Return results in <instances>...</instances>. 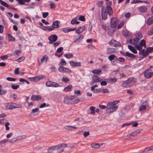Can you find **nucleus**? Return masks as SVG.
<instances>
[{"instance_id":"58836bf2","label":"nucleus","mask_w":153,"mask_h":153,"mask_svg":"<svg viewBox=\"0 0 153 153\" xmlns=\"http://www.w3.org/2000/svg\"><path fill=\"white\" fill-rule=\"evenodd\" d=\"M115 30L114 29H110L108 31V34L110 36L113 35L114 32Z\"/></svg>"},{"instance_id":"052dcab7","label":"nucleus","mask_w":153,"mask_h":153,"mask_svg":"<svg viewBox=\"0 0 153 153\" xmlns=\"http://www.w3.org/2000/svg\"><path fill=\"white\" fill-rule=\"evenodd\" d=\"M146 106L145 105H142L140 107L139 110V111H141L146 109Z\"/></svg>"},{"instance_id":"6ab92c4d","label":"nucleus","mask_w":153,"mask_h":153,"mask_svg":"<svg viewBox=\"0 0 153 153\" xmlns=\"http://www.w3.org/2000/svg\"><path fill=\"white\" fill-rule=\"evenodd\" d=\"M63 50V48L62 47H59L57 50L56 52L55 53V56H57L58 57H60L63 54V53H62L61 54H58L57 53H60Z\"/></svg>"},{"instance_id":"bf43d9fd","label":"nucleus","mask_w":153,"mask_h":153,"mask_svg":"<svg viewBox=\"0 0 153 153\" xmlns=\"http://www.w3.org/2000/svg\"><path fill=\"white\" fill-rule=\"evenodd\" d=\"M146 51L148 53H152L153 52V47H148L146 48Z\"/></svg>"},{"instance_id":"b1692460","label":"nucleus","mask_w":153,"mask_h":153,"mask_svg":"<svg viewBox=\"0 0 153 153\" xmlns=\"http://www.w3.org/2000/svg\"><path fill=\"white\" fill-rule=\"evenodd\" d=\"M128 49L134 53L136 54L137 53V50L132 45H128Z\"/></svg>"},{"instance_id":"7ed1b4c3","label":"nucleus","mask_w":153,"mask_h":153,"mask_svg":"<svg viewBox=\"0 0 153 153\" xmlns=\"http://www.w3.org/2000/svg\"><path fill=\"white\" fill-rule=\"evenodd\" d=\"M120 53L121 54L125 56H127L129 57L132 58L130 60H132L133 59H135L136 57V56L135 55L132 53H129L128 52H126V53H125V52H123V51H120Z\"/></svg>"},{"instance_id":"69168bd1","label":"nucleus","mask_w":153,"mask_h":153,"mask_svg":"<svg viewBox=\"0 0 153 153\" xmlns=\"http://www.w3.org/2000/svg\"><path fill=\"white\" fill-rule=\"evenodd\" d=\"M25 59V58L24 57H21L16 59V61L19 62H20L24 60Z\"/></svg>"},{"instance_id":"c9c22d12","label":"nucleus","mask_w":153,"mask_h":153,"mask_svg":"<svg viewBox=\"0 0 153 153\" xmlns=\"http://www.w3.org/2000/svg\"><path fill=\"white\" fill-rule=\"evenodd\" d=\"M117 57L115 55L113 54L109 56L108 57V59L111 61H112L114 59H117Z\"/></svg>"},{"instance_id":"423d86ee","label":"nucleus","mask_w":153,"mask_h":153,"mask_svg":"<svg viewBox=\"0 0 153 153\" xmlns=\"http://www.w3.org/2000/svg\"><path fill=\"white\" fill-rule=\"evenodd\" d=\"M117 19L115 17L112 18L111 20V25L112 28L116 27L117 25Z\"/></svg>"},{"instance_id":"9d476101","label":"nucleus","mask_w":153,"mask_h":153,"mask_svg":"<svg viewBox=\"0 0 153 153\" xmlns=\"http://www.w3.org/2000/svg\"><path fill=\"white\" fill-rule=\"evenodd\" d=\"M25 137L26 136L25 135H20L17 137L13 138L10 141V142L11 143H13L17 140H21L25 138Z\"/></svg>"},{"instance_id":"c756f323","label":"nucleus","mask_w":153,"mask_h":153,"mask_svg":"<svg viewBox=\"0 0 153 153\" xmlns=\"http://www.w3.org/2000/svg\"><path fill=\"white\" fill-rule=\"evenodd\" d=\"M59 145H56V149L57 150L58 153H62L64 151V149L61 147H59Z\"/></svg>"},{"instance_id":"4468645a","label":"nucleus","mask_w":153,"mask_h":153,"mask_svg":"<svg viewBox=\"0 0 153 153\" xmlns=\"http://www.w3.org/2000/svg\"><path fill=\"white\" fill-rule=\"evenodd\" d=\"M147 10V8L145 6H142L138 8V11L140 13H146Z\"/></svg>"},{"instance_id":"20e7f679","label":"nucleus","mask_w":153,"mask_h":153,"mask_svg":"<svg viewBox=\"0 0 153 153\" xmlns=\"http://www.w3.org/2000/svg\"><path fill=\"white\" fill-rule=\"evenodd\" d=\"M152 70L150 69L146 70L144 72L145 77L146 78H149L153 75V72H152Z\"/></svg>"},{"instance_id":"473e14b6","label":"nucleus","mask_w":153,"mask_h":153,"mask_svg":"<svg viewBox=\"0 0 153 153\" xmlns=\"http://www.w3.org/2000/svg\"><path fill=\"white\" fill-rule=\"evenodd\" d=\"M121 86L125 88H127L130 87L129 84V83L128 82L127 80H126L123 82Z\"/></svg>"},{"instance_id":"13d9d810","label":"nucleus","mask_w":153,"mask_h":153,"mask_svg":"<svg viewBox=\"0 0 153 153\" xmlns=\"http://www.w3.org/2000/svg\"><path fill=\"white\" fill-rule=\"evenodd\" d=\"M37 77L36 76L34 77H30L29 79H30V80L33 82H36L37 81Z\"/></svg>"},{"instance_id":"0eeeda50","label":"nucleus","mask_w":153,"mask_h":153,"mask_svg":"<svg viewBox=\"0 0 153 153\" xmlns=\"http://www.w3.org/2000/svg\"><path fill=\"white\" fill-rule=\"evenodd\" d=\"M73 97H72V96H66L64 98V102L66 104H72L71 100L73 99Z\"/></svg>"},{"instance_id":"ddd939ff","label":"nucleus","mask_w":153,"mask_h":153,"mask_svg":"<svg viewBox=\"0 0 153 153\" xmlns=\"http://www.w3.org/2000/svg\"><path fill=\"white\" fill-rule=\"evenodd\" d=\"M104 11H105L109 16L111 15L113 13V10L110 6H107L106 7L105 10H104Z\"/></svg>"},{"instance_id":"680f3d73","label":"nucleus","mask_w":153,"mask_h":153,"mask_svg":"<svg viewBox=\"0 0 153 153\" xmlns=\"http://www.w3.org/2000/svg\"><path fill=\"white\" fill-rule=\"evenodd\" d=\"M134 46L136 47L137 49L138 50L140 51L142 49V46H141L139 44V45L137 44V45H135Z\"/></svg>"},{"instance_id":"4d7b16f0","label":"nucleus","mask_w":153,"mask_h":153,"mask_svg":"<svg viewBox=\"0 0 153 153\" xmlns=\"http://www.w3.org/2000/svg\"><path fill=\"white\" fill-rule=\"evenodd\" d=\"M17 1H18L20 5L25 4V2H26V0H16Z\"/></svg>"},{"instance_id":"412c9836","label":"nucleus","mask_w":153,"mask_h":153,"mask_svg":"<svg viewBox=\"0 0 153 153\" xmlns=\"http://www.w3.org/2000/svg\"><path fill=\"white\" fill-rule=\"evenodd\" d=\"M72 97H73L72 98L73 99L71 100L72 104H76L79 101L78 98L76 96H72Z\"/></svg>"},{"instance_id":"e433bc0d","label":"nucleus","mask_w":153,"mask_h":153,"mask_svg":"<svg viewBox=\"0 0 153 153\" xmlns=\"http://www.w3.org/2000/svg\"><path fill=\"white\" fill-rule=\"evenodd\" d=\"M100 146V145L98 143H93L91 144V146L92 148L95 149H97Z\"/></svg>"},{"instance_id":"49530a36","label":"nucleus","mask_w":153,"mask_h":153,"mask_svg":"<svg viewBox=\"0 0 153 153\" xmlns=\"http://www.w3.org/2000/svg\"><path fill=\"white\" fill-rule=\"evenodd\" d=\"M122 35L125 36H128L129 35V33L126 30H124L122 32Z\"/></svg>"},{"instance_id":"37998d69","label":"nucleus","mask_w":153,"mask_h":153,"mask_svg":"<svg viewBox=\"0 0 153 153\" xmlns=\"http://www.w3.org/2000/svg\"><path fill=\"white\" fill-rule=\"evenodd\" d=\"M78 19V16L75 17L71 20V23L73 25H75V23L76 22V21H77Z\"/></svg>"},{"instance_id":"aec40b11","label":"nucleus","mask_w":153,"mask_h":153,"mask_svg":"<svg viewBox=\"0 0 153 153\" xmlns=\"http://www.w3.org/2000/svg\"><path fill=\"white\" fill-rule=\"evenodd\" d=\"M85 25L82 27H79L77 29H76V33L78 34L81 33L85 30Z\"/></svg>"},{"instance_id":"a19ab883","label":"nucleus","mask_w":153,"mask_h":153,"mask_svg":"<svg viewBox=\"0 0 153 153\" xmlns=\"http://www.w3.org/2000/svg\"><path fill=\"white\" fill-rule=\"evenodd\" d=\"M13 104L14 105V109L22 108V105L20 104H17L16 103H13Z\"/></svg>"},{"instance_id":"f8f14e48","label":"nucleus","mask_w":153,"mask_h":153,"mask_svg":"<svg viewBox=\"0 0 153 153\" xmlns=\"http://www.w3.org/2000/svg\"><path fill=\"white\" fill-rule=\"evenodd\" d=\"M92 80H93L91 81V85H93L96 83L99 82L101 81L99 79V76L95 75L93 76Z\"/></svg>"},{"instance_id":"5fc2aeb1","label":"nucleus","mask_w":153,"mask_h":153,"mask_svg":"<svg viewBox=\"0 0 153 153\" xmlns=\"http://www.w3.org/2000/svg\"><path fill=\"white\" fill-rule=\"evenodd\" d=\"M59 147H61L62 148H65L66 147H68V144L65 143H62L59 144Z\"/></svg>"},{"instance_id":"3c124183","label":"nucleus","mask_w":153,"mask_h":153,"mask_svg":"<svg viewBox=\"0 0 153 153\" xmlns=\"http://www.w3.org/2000/svg\"><path fill=\"white\" fill-rule=\"evenodd\" d=\"M103 4V1H98L97 3V6L99 7H102V6Z\"/></svg>"},{"instance_id":"a211bd4d","label":"nucleus","mask_w":153,"mask_h":153,"mask_svg":"<svg viewBox=\"0 0 153 153\" xmlns=\"http://www.w3.org/2000/svg\"><path fill=\"white\" fill-rule=\"evenodd\" d=\"M42 98V97L39 95H33L31 97V100L33 101H37Z\"/></svg>"},{"instance_id":"ea45409f","label":"nucleus","mask_w":153,"mask_h":153,"mask_svg":"<svg viewBox=\"0 0 153 153\" xmlns=\"http://www.w3.org/2000/svg\"><path fill=\"white\" fill-rule=\"evenodd\" d=\"M64 56L66 58L68 59H69L73 57V55L71 53L66 54H64Z\"/></svg>"},{"instance_id":"7c9ffc66","label":"nucleus","mask_w":153,"mask_h":153,"mask_svg":"<svg viewBox=\"0 0 153 153\" xmlns=\"http://www.w3.org/2000/svg\"><path fill=\"white\" fill-rule=\"evenodd\" d=\"M139 54L140 55H143L144 57L145 56H147L149 53H148L147 51H146L144 49H143L141 51H140L139 53Z\"/></svg>"},{"instance_id":"1a4fd4ad","label":"nucleus","mask_w":153,"mask_h":153,"mask_svg":"<svg viewBox=\"0 0 153 153\" xmlns=\"http://www.w3.org/2000/svg\"><path fill=\"white\" fill-rule=\"evenodd\" d=\"M109 44L110 45H114V46L116 47L117 46H121V44L118 42L116 41L114 39H112L109 42Z\"/></svg>"},{"instance_id":"4c0bfd02","label":"nucleus","mask_w":153,"mask_h":153,"mask_svg":"<svg viewBox=\"0 0 153 153\" xmlns=\"http://www.w3.org/2000/svg\"><path fill=\"white\" fill-rule=\"evenodd\" d=\"M139 44L142 46H144L145 48L146 47V42L144 39H143L141 40Z\"/></svg>"},{"instance_id":"4be33fe9","label":"nucleus","mask_w":153,"mask_h":153,"mask_svg":"<svg viewBox=\"0 0 153 153\" xmlns=\"http://www.w3.org/2000/svg\"><path fill=\"white\" fill-rule=\"evenodd\" d=\"M77 36L76 39L74 41L73 43H78L82 41L84 38V36L82 35H78Z\"/></svg>"},{"instance_id":"338daca9","label":"nucleus","mask_w":153,"mask_h":153,"mask_svg":"<svg viewBox=\"0 0 153 153\" xmlns=\"http://www.w3.org/2000/svg\"><path fill=\"white\" fill-rule=\"evenodd\" d=\"M78 19L82 22H84L85 21V17L84 16H80Z\"/></svg>"},{"instance_id":"603ef678","label":"nucleus","mask_w":153,"mask_h":153,"mask_svg":"<svg viewBox=\"0 0 153 153\" xmlns=\"http://www.w3.org/2000/svg\"><path fill=\"white\" fill-rule=\"evenodd\" d=\"M66 64L65 61L64 59H61V61L59 63V65H65Z\"/></svg>"},{"instance_id":"f257e3e1","label":"nucleus","mask_w":153,"mask_h":153,"mask_svg":"<svg viewBox=\"0 0 153 153\" xmlns=\"http://www.w3.org/2000/svg\"><path fill=\"white\" fill-rule=\"evenodd\" d=\"M112 102H108L106 108L107 109L106 110V113L110 114L112 112L115 111L117 108L118 106L117 105L114 106V104H113Z\"/></svg>"},{"instance_id":"774afa93","label":"nucleus","mask_w":153,"mask_h":153,"mask_svg":"<svg viewBox=\"0 0 153 153\" xmlns=\"http://www.w3.org/2000/svg\"><path fill=\"white\" fill-rule=\"evenodd\" d=\"M19 87V85H12L11 86V88L13 89H17Z\"/></svg>"},{"instance_id":"c85d7f7f","label":"nucleus","mask_w":153,"mask_h":153,"mask_svg":"<svg viewBox=\"0 0 153 153\" xmlns=\"http://www.w3.org/2000/svg\"><path fill=\"white\" fill-rule=\"evenodd\" d=\"M72 87V85H69L64 89V91L65 92L68 91H71V88Z\"/></svg>"},{"instance_id":"f3484780","label":"nucleus","mask_w":153,"mask_h":153,"mask_svg":"<svg viewBox=\"0 0 153 153\" xmlns=\"http://www.w3.org/2000/svg\"><path fill=\"white\" fill-rule=\"evenodd\" d=\"M5 106L7 109H14L13 103L11 102L7 103L5 104Z\"/></svg>"},{"instance_id":"de8ad7c7","label":"nucleus","mask_w":153,"mask_h":153,"mask_svg":"<svg viewBox=\"0 0 153 153\" xmlns=\"http://www.w3.org/2000/svg\"><path fill=\"white\" fill-rule=\"evenodd\" d=\"M0 3L3 6L7 7L8 6V4L7 3L2 0H0Z\"/></svg>"},{"instance_id":"9b49d317","label":"nucleus","mask_w":153,"mask_h":153,"mask_svg":"<svg viewBox=\"0 0 153 153\" xmlns=\"http://www.w3.org/2000/svg\"><path fill=\"white\" fill-rule=\"evenodd\" d=\"M69 63L70 65L73 67L81 66V63L80 62H75L71 61L69 62Z\"/></svg>"},{"instance_id":"f704fd0d","label":"nucleus","mask_w":153,"mask_h":153,"mask_svg":"<svg viewBox=\"0 0 153 153\" xmlns=\"http://www.w3.org/2000/svg\"><path fill=\"white\" fill-rule=\"evenodd\" d=\"M107 53L108 54H110L114 53L115 52L114 50H115V49L111 48H107Z\"/></svg>"},{"instance_id":"2f4dec72","label":"nucleus","mask_w":153,"mask_h":153,"mask_svg":"<svg viewBox=\"0 0 153 153\" xmlns=\"http://www.w3.org/2000/svg\"><path fill=\"white\" fill-rule=\"evenodd\" d=\"M92 73L94 74H96L97 75H99L100 74H101L102 73V71L100 69H94L92 71Z\"/></svg>"},{"instance_id":"6e6552de","label":"nucleus","mask_w":153,"mask_h":153,"mask_svg":"<svg viewBox=\"0 0 153 153\" xmlns=\"http://www.w3.org/2000/svg\"><path fill=\"white\" fill-rule=\"evenodd\" d=\"M105 9V7L104 6H102L101 8V15L102 18L103 20H105L107 18V12L105 11H104Z\"/></svg>"},{"instance_id":"c03bdc74","label":"nucleus","mask_w":153,"mask_h":153,"mask_svg":"<svg viewBox=\"0 0 153 153\" xmlns=\"http://www.w3.org/2000/svg\"><path fill=\"white\" fill-rule=\"evenodd\" d=\"M137 134H127L126 136L125 139H129L132 137L136 136Z\"/></svg>"},{"instance_id":"2eb2a0df","label":"nucleus","mask_w":153,"mask_h":153,"mask_svg":"<svg viewBox=\"0 0 153 153\" xmlns=\"http://www.w3.org/2000/svg\"><path fill=\"white\" fill-rule=\"evenodd\" d=\"M139 42V39L137 38L130 39L129 42L131 45H137Z\"/></svg>"},{"instance_id":"39448f33","label":"nucleus","mask_w":153,"mask_h":153,"mask_svg":"<svg viewBox=\"0 0 153 153\" xmlns=\"http://www.w3.org/2000/svg\"><path fill=\"white\" fill-rule=\"evenodd\" d=\"M48 40L50 41L49 42V44H52L53 43V42H56L57 40L58 36L55 34L51 35L48 37Z\"/></svg>"},{"instance_id":"dca6fc26","label":"nucleus","mask_w":153,"mask_h":153,"mask_svg":"<svg viewBox=\"0 0 153 153\" xmlns=\"http://www.w3.org/2000/svg\"><path fill=\"white\" fill-rule=\"evenodd\" d=\"M127 80L130 86L136 82V79L133 77L129 78Z\"/></svg>"},{"instance_id":"72a5a7b5","label":"nucleus","mask_w":153,"mask_h":153,"mask_svg":"<svg viewBox=\"0 0 153 153\" xmlns=\"http://www.w3.org/2000/svg\"><path fill=\"white\" fill-rule=\"evenodd\" d=\"M153 150V145L150 147H147L144 150L142 151L143 153L147 152L149 151L152 150Z\"/></svg>"},{"instance_id":"79ce46f5","label":"nucleus","mask_w":153,"mask_h":153,"mask_svg":"<svg viewBox=\"0 0 153 153\" xmlns=\"http://www.w3.org/2000/svg\"><path fill=\"white\" fill-rule=\"evenodd\" d=\"M49 3H50V7L51 9H54L56 8L55 4L51 1H49Z\"/></svg>"},{"instance_id":"393cba45","label":"nucleus","mask_w":153,"mask_h":153,"mask_svg":"<svg viewBox=\"0 0 153 153\" xmlns=\"http://www.w3.org/2000/svg\"><path fill=\"white\" fill-rule=\"evenodd\" d=\"M56 149V145L49 147L48 149L47 153H52V152Z\"/></svg>"},{"instance_id":"0e129e2a","label":"nucleus","mask_w":153,"mask_h":153,"mask_svg":"<svg viewBox=\"0 0 153 153\" xmlns=\"http://www.w3.org/2000/svg\"><path fill=\"white\" fill-rule=\"evenodd\" d=\"M64 72H68L71 73L72 72V71L68 68L64 67Z\"/></svg>"},{"instance_id":"5701e85b","label":"nucleus","mask_w":153,"mask_h":153,"mask_svg":"<svg viewBox=\"0 0 153 153\" xmlns=\"http://www.w3.org/2000/svg\"><path fill=\"white\" fill-rule=\"evenodd\" d=\"M52 27L53 29L58 28L59 27L58 21L56 20L53 22L52 25Z\"/></svg>"},{"instance_id":"bb28decb","label":"nucleus","mask_w":153,"mask_h":153,"mask_svg":"<svg viewBox=\"0 0 153 153\" xmlns=\"http://www.w3.org/2000/svg\"><path fill=\"white\" fill-rule=\"evenodd\" d=\"M106 80L108 83H114L117 82V79L115 78H111L110 77L107 79Z\"/></svg>"},{"instance_id":"09e8293b","label":"nucleus","mask_w":153,"mask_h":153,"mask_svg":"<svg viewBox=\"0 0 153 153\" xmlns=\"http://www.w3.org/2000/svg\"><path fill=\"white\" fill-rule=\"evenodd\" d=\"M116 60L122 62H124L125 61V59L124 58L121 57L118 58L117 57Z\"/></svg>"},{"instance_id":"8fccbe9b","label":"nucleus","mask_w":153,"mask_h":153,"mask_svg":"<svg viewBox=\"0 0 153 153\" xmlns=\"http://www.w3.org/2000/svg\"><path fill=\"white\" fill-rule=\"evenodd\" d=\"M142 138L145 139V140H146L150 138H152L150 136H148L147 134H143L142 136Z\"/></svg>"},{"instance_id":"a878e982","label":"nucleus","mask_w":153,"mask_h":153,"mask_svg":"<svg viewBox=\"0 0 153 153\" xmlns=\"http://www.w3.org/2000/svg\"><path fill=\"white\" fill-rule=\"evenodd\" d=\"M64 128L66 130H72L77 128V127L73 126H65Z\"/></svg>"},{"instance_id":"864d4df0","label":"nucleus","mask_w":153,"mask_h":153,"mask_svg":"<svg viewBox=\"0 0 153 153\" xmlns=\"http://www.w3.org/2000/svg\"><path fill=\"white\" fill-rule=\"evenodd\" d=\"M21 53V51L19 50H15L13 53V55L14 56L18 55L20 54Z\"/></svg>"},{"instance_id":"cd10ccee","label":"nucleus","mask_w":153,"mask_h":153,"mask_svg":"<svg viewBox=\"0 0 153 153\" xmlns=\"http://www.w3.org/2000/svg\"><path fill=\"white\" fill-rule=\"evenodd\" d=\"M153 23V17L152 16L148 18L146 22V24L148 25H150Z\"/></svg>"},{"instance_id":"a18cd8bd","label":"nucleus","mask_w":153,"mask_h":153,"mask_svg":"<svg viewBox=\"0 0 153 153\" xmlns=\"http://www.w3.org/2000/svg\"><path fill=\"white\" fill-rule=\"evenodd\" d=\"M8 36L9 40L10 41H13L15 40V39L10 34L8 35Z\"/></svg>"},{"instance_id":"f03ea898","label":"nucleus","mask_w":153,"mask_h":153,"mask_svg":"<svg viewBox=\"0 0 153 153\" xmlns=\"http://www.w3.org/2000/svg\"><path fill=\"white\" fill-rule=\"evenodd\" d=\"M46 85L48 87H57L60 86L59 84L51 81H47L46 82Z\"/></svg>"},{"instance_id":"6e6d98bb","label":"nucleus","mask_w":153,"mask_h":153,"mask_svg":"<svg viewBox=\"0 0 153 153\" xmlns=\"http://www.w3.org/2000/svg\"><path fill=\"white\" fill-rule=\"evenodd\" d=\"M36 76L37 77V81L40 80H42V79H44L45 78V77L43 75H41V76Z\"/></svg>"},{"instance_id":"e2e57ef3","label":"nucleus","mask_w":153,"mask_h":153,"mask_svg":"<svg viewBox=\"0 0 153 153\" xmlns=\"http://www.w3.org/2000/svg\"><path fill=\"white\" fill-rule=\"evenodd\" d=\"M8 141V139H5L3 140L0 141V145L4 144L7 142Z\"/></svg>"}]
</instances>
